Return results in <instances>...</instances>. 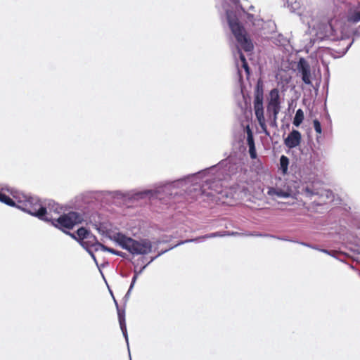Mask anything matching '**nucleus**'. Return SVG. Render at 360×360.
Masks as SVG:
<instances>
[{"label": "nucleus", "instance_id": "f257e3e1", "mask_svg": "<svg viewBox=\"0 0 360 360\" xmlns=\"http://www.w3.org/2000/svg\"><path fill=\"white\" fill-rule=\"evenodd\" d=\"M221 164L202 169L182 179L155 184L153 188L144 190L145 196L150 200L155 199L172 188L186 187L188 193L193 198L200 195L212 197L221 191L224 182L227 181L229 177V174H225L224 169H221Z\"/></svg>", "mask_w": 360, "mask_h": 360}, {"label": "nucleus", "instance_id": "f03ea898", "mask_svg": "<svg viewBox=\"0 0 360 360\" xmlns=\"http://www.w3.org/2000/svg\"><path fill=\"white\" fill-rule=\"evenodd\" d=\"M287 7L289 8L292 13H297L301 18L303 23L308 25L309 29L311 30L310 33L314 34L318 39L323 40L329 39L330 40H336L335 30L330 22H321L316 24L312 17V12L304 9L301 10V4L299 0H285Z\"/></svg>", "mask_w": 360, "mask_h": 360}, {"label": "nucleus", "instance_id": "7ed1b4c3", "mask_svg": "<svg viewBox=\"0 0 360 360\" xmlns=\"http://www.w3.org/2000/svg\"><path fill=\"white\" fill-rule=\"evenodd\" d=\"M11 193L17 201V208L41 220L51 221L52 219L51 212L58 213L60 210L59 205L54 202H49L48 207H46L37 198L17 193L14 194L12 191Z\"/></svg>", "mask_w": 360, "mask_h": 360}, {"label": "nucleus", "instance_id": "20e7f679", "mask_svg": "<svg viewBox=\"0 0 360 360\" xmlns=\"http://www.w3.org/2000/svg\"><path fill=\"white\" fill-rule=\"evenodd\" d=\"M221 6L226 15L229 26L238 43L245 51L253 49V44L247 37L244 27L238 21L240 8L238 0H221Z\"/></svg>", "mask_w": 360, "mask_h": 360}, {"label": "nucleus", "instance_id": "39448f33", "mask_svg": "<svg viewBox=\"0 0 360 360\" xmlns=\"http://www.w3.org/2000/svg\"><path fill=\"white\" fill-rule=\"evenodd\" d=\"M221 6L226 15L229 26L238 43L245 51L253 49V44L247 37L244 27L238 21L240 8L238 0H221Z\"/></svg>", "mask_w": 360, "mask_h": 360}, {"label": "nucleus", "instance_id": "423d86ee", "mask_svg": "<svg viewBox=\"0 0 360 360\" xmlns=\"http://www.w3.org/2000/svg\"><path fill=\"white\" fill-rule=\"evenodd\" d=\"M94 229L102 236L108 237L115 242L122 249L127 250L133 255H146L152 251V243L148 239L136 240L126 236L121 232L110 235L105 227L101 224H94Z\"/></svg>", "mask_w": 360, "mask_h": 360}, {"label": "nucleus", "instance_id": "0eeeda50", "mask_svg": "<svg viewBox=\"0 0 360 360\" xmlns=\"http://www.w3.org/2000/svg\"><path fill=\"white\" fill-rule=\"evenodd\" d=\"M253 107L255 117L262 129L266 128L264 108V83L259 79L254 89Z\"/></svg>", "mask_w": 360, "mask_h": 360}, {"label": "nucleus", "instance_id": "6e6552de", "mask_svg": "<svg viewBox=\"0 0 360 360\" xmlns=\"http://www.w3.org/2000/svg\"><path fill=\"white\" fill-rule=\"evenodd\" d=\"M301 194L311 200L314 198V202L317 205L333 201L334 198L333 193L330 190L316 188L314 185L303 186Z\"/></svg>", "mask_w": 360, "mask_h": 360}, {"label": "nucleus", "instance_id": "1a4fd4ad", "mask_svg": "<svg viewBox=\"0 0 360 360\" xmlns=\"http://www.w3.org/2000/svg\"><path fill=\"white\" fill-rule=\"evenodd\" d=\"M83 221L82 216L76 212H70L68 214L60 215L58 219H53L50 221L51 224L56 228L60 229H72L75 225L82 223Z\"/></svg>", "mask_w": 360, "mask_h": 360}, {"label": "nucleus", "instance_id": "9d476101", "mask_svg": "<svg viewBox=\"0 0 360 360\" xmlns=\"http://www.w3.org/2000/svg\"><path fill=\"white\" fill-rule=\"evenodd\" d=\"M297 193H301V191H296L290 183H286L283 186L276 184L275 187H269L267 191V194L274 200L288 198H295Z\"/></svg>", "mask_w": 360, "mask_h": 360}, {"label": "nucleus", "instance_id": "9b49d317", "mask_svg": "<svg viewBox=\"0 0 360 360\" xmlns=\"http://www.w3.org/2000/svg\"><path fill=\"white\" fill-rule=\"evenodd\" d=\"M281 109L280 93L277 88L272 89L269 91L267 98L266 112L269 117L271 114H279Z\"/></svg>", "mask_w": 360, "mask_h": 360}, {"label": "nucleus", "instance_id": "f8f14e48", "mask_svg": "<svg viewBox=\"0 0 360 360\" xmlns=\"http://www.w3.org/2000/svg\"><path fill=\"white\" fill-rule=\"evenodd\" d=\"M297 70L301 75L302 82L307 85H312L311 77V67L309 63L304 58H300L297 62Z\"/></svg>", "mask_w": 360, "mask_h": 360}, {"label": "nucleus", "instance_id": "ddd939ff", "mask_svg": "<svg viewBox=\"0 0 360 360\" xmlns=\"http://www.w3.org/2000/svg\"><path fill=\"white\" fill-rule=\"evenodd\" d=\"M301 140V133L297 129H292L284 139V144L288 148H294L300 144Z\"/></svg>", "mask_w": 360, "mask_h": 360}, {"label": "nucleus", "instance_id": "4468645a", "mask_svg": "<svg viewBox=\"0 0 360 360\" xmlns=\"http://www.w3.org/2000/svg\"><path fill=\"white\" fill-rule=\"evenodd\" d=\"M114 301H115V303L116 304L117 309V315H118V319H119L120 329H121L123 336L124 337L125 340L127 342L128 350L129 351L128 334H127V326H126V323H125V313H124V311H121L119 309L118 304L115 299H114Z\"/></svg>", "mask_w": 360, "mask_h": 360}, {"label": "nucleus", "instance_id": "2eb2a0df", "mask_svg": "<svg viewBox=\"0 0 360 360\" xmlns=\"http://www.w3.org/2000/svg\"><path fill=\"white\" fill-rule=\"evenodd\" d=\"M224 236H226V234H224V232L217 231V232H214V233H211L205 234L204 236H200L198 238L181 240L179 243H178L176 245L170 248V249H173L175 247H177L179 245H183V244H185L187 243L200 241L202 239H209V238H216V237H224Z\"/></svg>", "mask_w": 360, "mask_h": 360}, {"label": "nucleus", "instance_id": "dca6fc26", "mask_svg": "<svg viewBox=\"0 0 360 360\" xmlns=\"http://www.w3.org/2000/svg\"><path fill=\"white\" fill-rule=\"evenodd\" d=\"M247 143L249 147V154L252 159L257 158V152L255 144L253 133L249 126L246 127Z\"/></svg>", "mask_w": 360, "mask_h": 360}, {"label": "nucleus", "instance_id": "f3484780", "mask_svg": "<svg viewBox=\"0 0 360 360\" xmlns=\"http://www.w3.org/2000/svg\"><path fill=\"white\" fill-rule=\"evenodd\" d=\"M117 196H120L121 198H127L131 200H141L146 198L145 196L144 190L141 191H128L126 193H122L120 191H117L115 192Z\"/></svg>", "mask_w": 360, "mask_h": 360}, {"label": "nucleus", "instance_id": "a211bd4d", "mask_svg": "<svg viewBox=\"0 0 360 360\" xmlns=\"http://www.w3.org/2000/svg\"><path fill=\"white\" fill-rule=\"evenodd\" d=\"M98 245L102 244L98 241L97 238L94 234L90 233L87 239L83 242L81 246L85 250L93 247L95 251H98L100 250V246Z\"/></svg>", "mask_w": 360, "mask_h": 360}, {"label": "nucleus", "instance_id": "6ab92c4d", "mask_svg": "<svg viewBox=\"0 0 360 360\" xmlns=\"http://www.w3.org/2000/svg\"><path fill=\"white\" fill-rule=\"evenodd\" d=\"M91 232L84 227H81L77 231V236L75 233L67 232V233L71 236L72 238L77 240L80 245L83 242L87 239L88 236Z\"/></svg>", "mask_w": 360, "mask_h": 360}, {"label": "nucleus", "instance_id": "aec40b11", "mask_svg": "<svg viewBox=\"0 0 360 360\" xmlns=\"http://www.w3.org/2000/svg\"><path fill=\"white\" fill-rule=\"evenodd\" d=\"M347 20L353 23H356L360 21V1L354 10L349 11Z\"/></svg>", "mask_w": 360, "mask_h": 360}, {"label": "nucleus", "instance_id": "412c9836", "mask_svg": "<svg viewBox=\"0 0 360 360\" xmlns=\"http://www.w3.org/2000/svg\"><path fill=\"white\" fill-rule=\"evenodd\" d=\"M0 202L11 207H16L17 201L11 198L9 196L0 192Z\"/></svg>", "mask_w": 360, "mask_h": 360}, {"label": "nucleus", "instance_id": "4be33fe9", "mask_svg": "<svg viewBox=\"0 0 360 360\" xmlns=\"http://www.w3.org/2000/svg\"><path fill=\"white\" fill-rule=\"evenodd\" d=\"M303 120H304V112H303V110L302 109L297 110L295 115L294 119H293L292 124L295 127H298L302 124V122H303Z\"/></svg>", "mask_w": 360, "mask_h": 360}, {"label": "nucleus", "instance_id": "5701e85b", "mask_svg": "<svg viewBox=\"0 0 360 360\" xmlns=\"http://www.w3.org/2000/svg\"><path fill=\"white\" fill-rule=\"evenodd\" d=\"M288 164L289 159L283 155H281L280 158V168L283 174H285L287 172Z\"/></svg>", "mask_w": 360, "mask_h": 360}, {"label": "nucleus", "instance_id": "b1692460", "mask_svg": "<svg viewBox=\"0 0 360 360\" xmlns=\"http://www.w3.org/2000/svg\"><path fill=\"white\" fill-rule=\"evenodd\" d=\"M169 250H171V249L169 248V249H167V250H163V251H162V252H159V253L158 254V255H157V256L152 257V258L150 259V261H149V262H148L146 265H144V266H143L140 270H139V271H136V270H135V271H134V275H136V274H137V277H138V276H139V274H141L143 271V270L146 268V266H147L149 264H150V263H151L152 262H153L156 258H158V257H160V255H162V254H164V253L167 252V251H169Z\"/></svg>", "mask_w": 360, "mask_h": 360}, {"label": "nucleus", "instance_id": "393cba45", "mask_svg": "<svg viewBox=\"0 0 360 360\" xmlns=\"http://www.w3.org/2000/svg\"><path fill=\"white\" fill-rule=\"evenodd\" d=\"M354 42V39H352V41H350L349 43H348L345 48L342 49H340L338 51V55L337 56H335L334 57L335 58H339V57H342L343 56L347 51L349 49V48L351 47V46L352 45Z\"/></svg>", "mask_w": 360, "mask_h": 360}, {"label": "nucleus", "instance_id": "a878e982", "mask_svg": "<svg viewBox=\"0 0 360 360\" xmlns=\"http://www.w3.org/2000/svg\"><path fill=\"white\" fill-rule=\"evenodd\" d=\"M136 280H137V274L136 275H134V276H133V278L131 279V282L128 291L127 292V293L125 295V297H124L125 298H128L129 297L131 291L133 289Z\"/></svg>", "mask_w": 360, "mask_h": 360}, {"label": "nucleus", "instance_id": "bb28decb", "mask_svg": "<svg viewBox=\"0 0 360 360\" xmlns=\"http://www.w3.org/2000/svg\"><path fill=\"white\" fill-rule=\"evenodd\" d=\"M313 125H314L315 131L317 134H321L322 132V128H321L320 122L317 119H315L313 120Z\"/></svg>", "mask_w": 360, "mask_h": 360}, {"label": "nucleus", "instance_id": "cd10ccee", "mask_svg": "<svg viewBox=\"0 0 360 360\" xmlns=\"http://www.w3.org/2000/svg\"><path fill=\"white\" fill-rule=\"evenodd\" d=\"M243 236H256V237H271V238H274V236L269 235V234L255 233H250V232L244 233Z\"/></svg>", "mask_w": 360, "mask_h": 360}, {"label": "nucleus", "instance_id": "c85d7f7f", "mask_svg": "<svg viewBox=\"0 0 360 360\" xmlns=\"http://www.w3.org/2000/svg\"><path fill=\"white\" fill-rule=\"evenodd\" d=\"M98 246H100V250H103V251H105V252H110L113 255H115L117 254V250H115V249L113 248H108L107 246H105L104 245H98Z\"/></svg>", "mask_w": 360, "mask_h": 360}, {"label": "nucleus", "instance_id": "c756f323", "mask_svg": "<svg viewBox=\"0 0 360 360\" xmlns=\"http://www.w3.org/2000/svg\"><path fill=\"white\" fill-rule=\"evenodd\" d=\"M278 115V114H271V116L269 117V118L271 119V122H270L271 127H277Z\"/></svg>", "mask_w": 360, "mask_h": 360}, {"label": "nucleus", "instance_id": "7c9ffc66", "mask_svg": "<svg viewBox=\"0 0 360 360\" xmlns=\"http://www.w3.org/2000/svg\"><path fill=\"white\" fill-rule=\"evenodd\" d=\"M224 234H226V236H243V234L244 233H239V232H234V231H231V232H229V231H224Z\"/></svg>", "mask_w": 360, "mask_h": 360}, {"label": "nucleus", "instance_id": "2f4dec72", "mask_svg": "<svg viewBox=\"0 0 360 360\" xmlns=\"http://www.w3.org/2000/svg\"><path fill=\"white\" fill-rule=\"evenodd\" d=\"M242 66L244 68V70L246 72V73L249 75L250 74V68H249L248 62L247 61L243 62L242 63Z\"/></svg>", "mask_w": 360, "mask_h": 360}, {"label": "nucleus", "instance_id": "473e14b6", "mask_svg": "<svg viewBox=\"0 0 360 360\" xmlns=\"http://www.w3.org/2000/svg\"><path fill=\"white\" fill-rule=\"evenodd\" d=\"M238 52L239 57H240V60H241L242 63H243V62H245V61H247V60H246V59H245V56L243 54V53H242L240 50H238Z\"/></svg>", "mask_w": 360, "mask_h": 360}, {"label": "nucleus", "instance_id": "72a5a7b5", "mask_svg": "<svg viewBox=\"0 0 360 360\" xmlns=\"http://www.w3.org/2000/svg\"><path fill=\"white\" fill-rule=\"evenodd\" d=\"M298 243H300V245H303V246H305V247H309V248H311L312 249H317V248L314 247V246H312L308 243H304V242H297Z\"/></svg>", "mask_w": 360, "mask_h": 360}, {"label": "nucleus", "instance_id": "f704fd0d", "mask_svg": "<svg viewBox=\"0 0 360 360\" xmlns=\"http://www.w3.org/2000/svg\"><path fill=\"white\" fill-rule=\"evenodd\" d=\"M316 250H319V251H320V252H321L326 253V254H327V255H330V256H333V255L330 251H328V250H326V249H319V248H317V249H316Z\"/></svg>", "mask_w": 360, "mask_h": 360}, {"label": "nucleus", "instance_id": "c9c22d12", "mask_svg": "<svg viewBox=\"0 0 360 360\" xmlns=\"http://www.w3.org/2000/svg\"><path fill=\"white\" fill-rule=\"evenodd\" d=\"M87 251V252L91 255V258L96 262V257L94 255V254L93 253V252L91 250L90 248H88L87 250H86Z\"/></svg>", "mask_w": 360, "mask_h": 360}, {"label": "nucleus", "instance_id": "e433bc0d", "mask_svg": "<svg viewBox=\"0 0 360 360\" xmlns=\"http://www.w3.org/2000/svg\"><path fill=\"white\" fill-rule=\"evenodd\" d=\"M115 255H118V256L122 257H125L127 254L125 252L117 250V254H115Z\"/></svg>", "mask_w": 360, "mask_h": 360}, {"label": "nucleus", "instance_id": "4c0bfd02", "mask_svg": "<svg viewBox=\"0 0 360 360\" xmlns=\"http://www.w3.org/2000/svg\"><path fill=\"white\" fill-rule=\"evenodd\" d=\"M262 131L266 135V136H269L270 134L269 132V131L267 130V127L265 128L264 129H262Z\"/></svg>", "mask_w": 360, "mask_h": 360}, {"label": "nucleus", "instance_id": "58836bf2", "mask_svg": "<svg viewBox=\"0 0 360 360\" xmlns=\"http://www.w3.org/2000/svg\"><path fill=\"white\" fill-rule=\"evenodd\" d=\"M262 131L266 135V136H269L270 134L269 132V131L267 130V127L265 128L264 129H262Z\"/></svg>", "mask_w": 360, "mask_h": 360}, {"label": "nucleus", "instance_id": "ea45409f", "mask_svg": "<svg viewBox=\"0 0 360 360\" xmlns=\"http://www.w3.org/2000/svg\"><path fill=\"white\" fill-rule=\"evenodd\" d=\"M277 238L279 239V240H285V241H290L288 239H284V238Z\"/></svg>", "mask_w": 360, "mask_h": 360}, {"label": "nucleus", "instance_id": "a19ab883", "mask_svg": "<svg viewBox=\"0 0 360 360\" xmlns=\"http://www.w3.org/2000/svg\"><path fill=\"white\" fill-rule=\"evenodd\" d=\"M345 40L344 39H342V45H345Z\"/></svg>", "mask_w": 360, "mask_h": 360}, {"label": "nucleus", "instance_id": "79ce46f5", "mask_svg": "<svg viewBox=\"0 0 360 360\" xmlns=\"http://www.w3.org/2000/svg\"><path fill=\"white\" fill-rule=\"evenodd\" d=\"M253 16L252 15H249V18H252Z\"/></svg>", "mask_w": 360, "mask_h": 360}]
</instances>
